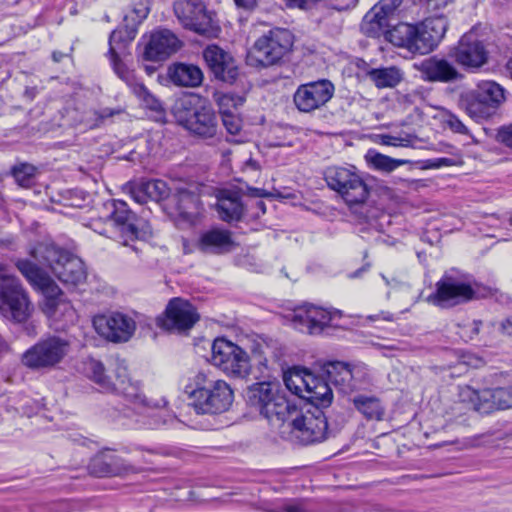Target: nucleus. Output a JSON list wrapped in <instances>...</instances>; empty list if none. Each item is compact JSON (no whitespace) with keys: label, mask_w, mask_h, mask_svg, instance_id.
Wrapping results in <instances>:
<instances>
[{"label":"nucleus","mask_w":512,"mask_h":512,"mask_svg":"<svg viewBox=\"0 0 512 512\" xmlns=\"http://www.w3.org/2000/svg\"><path fill=\"white\" fill-rule=\"evenodd\" d=\"M117 34L114 33L111 37H109V59L111 66L113 68L114 73L124 81L128 87H130L136 80V75L133 70H131L126 63L122 60L120 55L117 53V47L113 45V41L115 40Z\"/></svg>","instance_id":"nucleus-37"},{"label":"nucleus","mask_w":512,"mask_h":512,"mask_svg":"<svg viewBox=\"0 0 512 512\" xmlns=\"http://www.w3.org/2000/svg\"><path fill=\"white\" fill-rule=\"evenodd\" d=\"M283 511L284 512H307L305 511L302 506H300L299 504H290V505H286L284 508H283Z\"/></svg>","instance_id":"nucleus-59"},{"label":"nucleus","mask_w":512,"mask_h":512,"mask_svg":"<svg viewBox=\"0 0 512 512\" xmlns=\"http://www.w3.org/2000/svg\"><path fill=\"white\" fill-rule=\"evenodd\" d=\"M329 379L336 385H342L347 387H353L351 381L353 380V372L349 365L342 362H336L331 365L328 370Z\"/></svg>","instance_id":"nucleus-46"},{"label":"nucleus","mask_w":512,"mask_h":512,"mask_svg":"<svg viewBox=\"0 0 512 512\" xmlns=\"http://www.w3.org/2000/svg\"><path fill=\"white\" fill-rule=\"evenodd\" d=\"M221 117L223 125L229 134L236 135L239 133L242 127V122L239 116L230 111L221 110Z\"/></svg>","instance_id":"nucleus-51"},{"label":"nucleus","mask_w":512,"mask_h":512,"mask_svg":"<svg viewBox=\"0 0 512 512\" xmlns=\"http://www.w3.org/2000/svg\"><path fill=\"white\" fill-rule=\"evenodd\" d=\"M461 106L464 108L466 113L476 121L487 119L494 113V109L483 99L478 97L477 93L474 91L462 96Z\"/></svg>","instance_id":"nucleus-35"},{"label":"nucleus","mask_w":512,"mask_h":512,"mask_svg":"<svg viewBox=\"0 0 512 512\" xmlns=\"http://www.w3.org/2000/svg\"><path fill=\"white\" fill-rule=\"evenodd\" d=\"M494 110L505 100L504 88L494 81H482L474 90Z\"/></svg>","instance_id":"nucleus-39"},{"label":"nucleus","mask_w":512,"mask_h":512,"mask_svg":"<svg viewBox=\"0 0 512 512\" xmlns=\"http://www.w3.org/2000/svg\"><path fill=\"white\" fill-rule=\"evenodd\" d=\"M16 267L34 288L43 293L44 304L64 297L56 283L36 264L29 260H17Z\"/></svg>","instance_id":"nucleus-22"},{"label":"nucleus","mask_w":512,"mask_h":512,"mask_svg":"<svg viewBox=\"0 0 512 512\" xmlns=\"http://www.w3.org/2000/svg\"><path fill=\"white\" fill-rule=\"evenodd\" d=\"M174 14L183 27L201 35L214 32L211 15L201 0H178L174 3Z\"/></svg>","instance_id":"nucleus-13"},{"label":"nucleus","mask_w":512,"mask_h":512,"mask_svg":"<svg viewBox=\"0 0 512 512\" xmlns=\"http://www.w3.org/2000/svg\"><path fill=\"white\" fill-rule=\"evenodd\" d=\"M258 364L260 367H263L265 370L268 369V361L265 357H261V355L259 356Z\"/></svg>","instance_id":"nucleus-62"},{"label":"nucleus","mask_w":512,"mask_h":512,"mask_svg":"<svg viewBox=\"0 0 512 512\" xmlns=\"http://www.w3.org/2000/svg\"><path fill=\"white\" fill-rule=\"evenodd\" d=\"M173 202L176 211L183 220L194 223L201 212V202L199 196L186 189H179L173 196Z\"/></svg>","instance_id":"nucleus-31"},{"label":"nucleus","mask_w":512,"mask_h":512,"mask_svg":"<svg viewBox=\"0 0 512 512\" xmlns=\"http://www.w3.org/2000/svg\"><path fill=\"white\" fill-rule=\"evenodd\" d=\"M292 34L281 28H275L259 37L248 53V61L260 66L277 63L292 47Z\"/></svg>","instance_id":"nucleus-8"},{"label":"nucleus","mask_w":512,"mask_h":512,"mask_svg":"<svg viewBox=\"0 0 512 512\" xmlns=\"http://www.w3.org/2000/svg\"><path fill=\"white\" fill-rule=\"evenodd\" d=\"M43 312L55 323L57 329H65L77 320L76 310L65 297L44 304Z\"/></svg>","instance_id":"nucleus-29"},{"label":"nucleus","mask_w":512,"mask_h":512,"mask_svg":"<svg viewBox=\"0 0 512 512\" xmlns=\"http://www.w3.org/2000/svg\"><path fill=\"white\" fill-rule=\"evenodd\" d=\"M367 76L377 88H393L402 79V74L396 67L371 69Z\"/></svg>","instance_id":"nucleus-41"},{"label":"nucleus","mask_w":512,"mask_h":512,"mask_svg":"<svg viewBox=\"0 0 512 512\" xmlns=\"http://www.w3.org/2000/svg\"><path fill=\"white\" fill-rule=\"evenodd\" d=\"M414 28L409 51L424 55L433 51L444 37L447 21L444 17L427 18Z\"/></svg>","instance_id":"nucleus-17"},{"label":"nucleus","mask_w":512,"mask_h":512,"mask_svg":"<svg viewBox=\"0 0 512 512\" xmlns=\"http://www.w3.org/2000/svg\"><path fill=\"white\" fill-rule=\"evenodd\" d=\"M93 326L101 337L115 343L127 342L136 330L135 321L120 312L95 316Z\"/></svg>","instance_id":"nucleus-16"},{"label":"nucleus","mask_w":512,"mask_h":512,"mask_svg":"<svg viewBox=\"0 0 512 512\" xmlns=\"http://www.w3.org/2000/svg\"><path fill=\"white\" fill-rule=\"evenodd\" d=\"M37 168L28 163L16 165L12 169V174L16 182L22 187H30L36 175Z\"/></svg>","instance_id":"nucleus-48"},{"label":"nucleus","mask_w":512,"mask_h":512,"mask_svg":"<svg viewBox=\"0 0 512 512\" xmlns=\"http://www.w3.org/2000/svg\"><path fill=\"white\" fill-rule=\"evenodd\" d=\"M416 137L409 133L393 134H379L377 135V143L391 147H412Z\"/></svg>","instance_id":"nucleus-47"},{"label":"nucleus","mask_w":512,"mask_h":512,"mask_svg":"<svg viewBox=\"0 0 512 512\" xmlns=\"http://www.w3.org/2000/svg\"><path fill=\"white\" fill-rule=\"evenodd\" d=\"M291 427L294 437L307 445L324 440L328 424L324 413L316 408L313 412L308 411L292 418Z\"/></svg>","instance_id":"nucleus-18"},{"label":"nucleus","mask_w":512,"mask_h":512,"mask_svg":"<svg viewBox=\"0 0 512 512\" xmlns=\"http://www.w3.org/2000/svg\"><path fill=\"white\" fill-rule=\"evenodd\" d=\"M114 33L117 34V36L113 41V45L117 47V53L121 55L125 52L127 44L132 40L129 39L126 29H115L111 32L110 37L114 35Z\"/></svg>","instance_id":"nucleus-52"},{"label":"nucleus","mask_w":512,"mask_h":512,"mask_svg":"<svg viewBox=\"0 0 512 512\" xmlns=\"http://www.w3.org/2000/svg\"><path fill=\"white\" fill-rule=\"evenodd\" d=\"M198 320L199 314L189 301L173 298L169 301L164 316L158 318V324L167 331L183 333L190 330Z\"/></svg>","instance_id":"nucleus-14"},{"label":"nucleus","mask_w":512,"mask_h":512,"mask_svg":"<svg viewBox=\"0 0 512 512\" xmlns=\"http://www.w3.org/2000/svg\"><path fill=\"white\" fill-rule=\"evenodd\" d=\"M217 208L220 218L223 221L239 220L243 214V204L238 192L223 190L218 195Z\"/></svg>","instance_id":"nucleus-33"},{"label":"nucleus","mask_w":512,"mask_h":512,"mask_svg":"<svg viewBox=\"0 0 512 512\" xmlns=\"http://www.w3.org/2000/svg\"><path fill=\"white\" fill-rule=\"evenodd\" d=\"M370 163L374 166L375 169L391 172L396 168L408 163L407 160L394 159L384 154L375 153L370 155Z\"/></svg>","instance_id":"nucleus-49"},{"label":"nucleus","mask_w":512,"mask_h":512,"mask_svg":"<svg viewBox=\"0 0 512 512\" xmlns=\"http://www.w3.org/2000/svg\"><path fill=\"white\" fill-rule=\"evenodd\" d=\"M248 403L256 408L272 426H281L293 413L295 406L280 392V385L275 381H264L252 384L246 392Z\"/></svg>","instance_id":"nucleus-4"},{"label":"nucleus","mask_w":512,"mask_h":512,"mask_svg":"<svg viewBox=\"0 0 512 512\" xmlns=\"http://www.w3.org/2000/svg\"><path fill=\"white\" fill-rule=\"evenodd\" d=\"M110 213L107 220L119 229L123 237H125L124 245L128 240L144 239L152 234L151 227L147 224L139 230L132 220L134 214L128 209L127 203L122 200H112L106 204Z\"/></svg>","instance_id":"nucleus-20"},{"label":"nucleus","mask_w":512,"mask_h":512,"mask_svg":"<svg viewBox=\"0 0 512 512\" xmlns=\"http://www.w3.org/2000/svg\"><path fill=\"white\" fill-rule=\"evenodd\" d=\"M146 38L143 58L148 61H164L182 47V41L169 29H156Z\"/></svg>","instance_id":"nucleus-21"},{"label":"nucleus","mask_w":512,"mask_h":512,"mask_svg":"<svg viewBox=\"0 0 512 512\" xmlns=\"http://www.w3.org/2000/svg\"><path fill=\"white\" fill-rule=\"evenodd\" d=\"M451 0H428V3L434 8H441L446 6Z\"/></svg>","instance_id":"nucleus-60"},{"label":"nucleus","mask_w":512,"mask_h":512,"mask_svg":"<svg viewBox=\"0 0 512 512\" xmlns=\"http://www.w3.org/2000/svg\"><path fill=\"white\" fill-rule=\"evenodd\" d=\"M459 400L471 409L489 414L495 410L512 408V386L477 391L470 386L459 388Z\"/></svg>","instance_id":"nucleus-10"},{"label":"nucleus","mask_w":512,"mask_h":512,"mask_svg":"<svg viewBox=\"0 0 512 512\" xmlns=\"http://www.w3.org/2000/svg\"><path fill=\"white\" fill-rule=\"evenodd\" d=\"M124 190L139 204H144L148 200L158 202L166 199L170 194L167 183L160 179L128 182L124 186Z\"/></svg>","instance_id":"nucleus-24"},{"label":"nucleus","mask_w":512,"mask_h":512,"mask_svg":"<svg viewBox=\"0 0 512 512\" xmlns=\"http://www.w3.org/2000/svg\"><path fill=\"white\" fill-rule=\"evenodd\" d=\"M393 19L385 12L377 11L375 5L365 16L361 24V30L369 37L377 38L385 35L393 24Z\"/></svg>","instance_id":"nucleus-34"},{"label":"nucleus","mask_w":512,"mask_h":512,"mask_svg":"<svg viewBox=\"0 0 512 512\" xmlns=\"http://www.w3.org/2000/svg\"><path fill=\"white\" fill-rule=\"evenodd\" d=\"M342 312L337 309H327L313 304H304L291 314V322L301 332L319 334L324 328L340 319Z\"/></svg>","instance_id":"nucleus-12"},{"label":"nucleus","mask_w":512,"mask_h":512,"mask_svg":"<svg viewBox=\"0 0 512 512\" xmlns=\"http://www.w3.org/2000/svg\"><path fill=\"white\" fill-rule=\"evenodd\" d=\"M129 88L147 108L161 114L163 113L162 103L138 79Z\"/></svg>","instance_id":"nucleus-45"},{"label":"nucleus","mask_w":512,"mask_h":512,"mask_svg":"<svg viewBox=\"0 0 512 512\" xmlns=\"http://www.w3.org/2000/svg\"><path fill=\"white\" fill-rule=\"evenodd\" d=\"M452 165V160L449 158H438L434 160L433 166L434 167H442V166H450Z\"/></svg>","instance_id":"nucleus-58"},{"label":"nucleus","mask_w":512,"mask_h":512,"mask_svg":"<svg viewBox=\"0 0 512 512\" xmlns=\"http://www.w3.org/2000/svg\"><path fill=\"white\" fill-rule=\"evenodd\" d=\"M506 69H507L509 76L512 79V58L507 62Z\"/></svg>","instance_id":"nucleus-64"},{"label":"nucleus","mask_w":512,"mask_h":512,"mask_svg":"<svg viewBox=\"0 0 512 512\" xmlns=\"http://www.w3.org/2000/svg\"><path fill=\"white\" fill-rule=\"evenodd\" d=\"M353 403L356 409L368 420H382L384 416V407L376 397L359 395L354 397Z\"/></svg>","instance_id":"nucleus-40"},{"label":"nucleus","mask_w":512,"mask_h":512,"mask_svg":"<svg viewBox=\"0 0 512 512\" xmlns=\"http://www.w3.org/2000/svg\"><path fill=\"white\" fill-rule=\"evenodd\" d=\"M481 326L482 322L478 320H474L470 325L467 326V330L470 332V338L479 334Z\"/></svg>","instance_id":"nucleus-55"},{"label":"nucleus","mask_w":512,"mask_h":512,"mask_svg":"<svg viewBox=\"0 0 512 512\" xmlns=\"http://www.w3.org/2000/svg\"><path fill=\"white\" fill-rule=\"evenodd\" d=\"M237 7L243 9H252L255 7L257 0H234Z\"/></svg>","instance_id":"nucleus-57"},{"label":"nucleus","mask_w":512,"mask_h":512,"mask_svg":"<svg viewBox=\"0 0 512 512\" xmlns=\"http://www.w3.org/2000/svg\"><path fill=\"white\" fill-rule=\"evenodd\" d=\"M392 28L387 31L385 37L389 42L397 47L405 48L409 51L410 42L415 35L414 25L407 23H399L391 26Z\"/></svg>","instance_id":"nucleus-42"},{"label":"nucleus","mask_w":512,"mask_h":512,"mask_svg":"<svg viewBox=\"0 0 512 512\" xmlns=\"http://www.w3.org/2000/svg\"><path fill=\"white\" fill-rule=\"evenodd\" d=\"M210 363L230 378L246 379L252 369L248 353L226 338H216L211 346Z\"/></svg>","instance_id":"nucleus-6"},{"label":"nucleus","mask_w":512,"mask_h":512,"mask_svg":"<svg viewBox=\"0 0 512 512\" xmlns=\"http://www.w3.org/2000/svg\"><path fill=\"white\" fill-rule=\"evenodd\" d=\"M203 57L217 79L228 83L237 79L239 71L234 59L220 47L208 46Z\"/></svg>","instance_id":"nucleus-23"},{"label":"nucleus","mask_w":512,"mask_h":512,"mask_svg":"<svg viewBox=\"0 0 512 512\" xmlns=\"http://www.w3.org/2000/svg\"><path fill=\"white\" fill-rule=\"evenodd\" d=\"M53 274L64 284L76 286L86 279V270L81 259L67 254L60 264L55 266Z\"/></svg>","instance_id":"nucleus-28"},{"label":"nucleus","mask_w":512,"mask_h":512,"mask_svg":"<svg viewBox=\"0 0 512 512\" xmlns=\"http://www.w3.org/2000/svg\"><path fill=\"white\" fill-rule=\"evenodd\" d=\"M251 194L253 196H257V197H263L265 196L266 194L263 192V190L261 189H258V188H253L251 189Z\"/></svg>","instance_id":"nucleus-63"},{"label":"nucleus","mask_w":512,"mask_h":512,"mask_svg":"<svg viewBox=\"0 0 512 512\" xmlns=\"http://www.w3.org/2000/svg\"><path fill=\"white\" fill-rule=\"evenodd\" d=\"M476 292L469 282L445 274L436 283L435 291L426 301L442 309L467 303L475 298Z\"/></svg>","instance_id":"nucleus-11"},{"label":"nucleus","mask_w":512,"mask_h":512,"mask_svg":"<svg viewBox=\"0 0 512 512\" xmlns=\"http://www.w3.org/2000/svg\"><path fill=\"white\" fill-rule=\"evenodd\" d=\"M29 254L38 264L49 268L53 273L55 266L60 264L68 253L52 242L43 241L32 247Z\"/></svg>","instance_id":"nucleus-30"},{"label":"nucleus","mask_w":512,"mask_h":512,"mask_svg":"<svg viewBox=\"0 0 512 512\" xmlns=\"http://www.w3.org/2000/svg\"><path fill=\"white\" fill-rule=\"evenodd\" d=\"M170 80L177 86L198 87L203 82L202 70L193 64L176 63L169 68Z\"/></svg>","instance_id":"nucleus-32"},{"label":"nucleus","mask_w":512,"mask_h":512,"mask_svg":"<svg viewBox=\"0 0 512 512\" xmlns=\"http://www.w3.org/2000/svg\"><path fill=\"white\" fill-rule=\"evenodd\" d=\"M328 187L336 191L349 206L363 204L369 196V188L354 167H328L324 172Z\"/></svg>","instance_id":"nucleus-7"},{"label":"nucleus","mask_w":512,"mask_h":512,"mask_svg":"<svg viewBox=\"0 0 512 512\" xmlns=\"http://www.w3.org/2000/svg\"><path fill=\"white\" fill-rule=\"evenodd\" d=\"M309 378H312L310 372L289 371L284 374L283 380L290 392L304 399V394L307 393L310 387Z\"/></svg>","instance_id":"nucleus-43"},{"label":"nucleus","mask_w":512,"mask_h":512,"mask_svg":"<svg viewBox=\"0 0 512 512\" xmlns=\"http://www.w3.org/2000/svg\"><path fill=\"white\" fill-rule=\"evenodd\" d=\"M309 379L310 387L307 393L304 394V399L317 406L329 405L333 398L332 389L329 384L323 378L317 377L314 374Z\"/></svg>","instance_id":"nucleus-36"},{"label":"nucleus","mask_w":512,"mask_h":512,"mask_svg":"<svg viewBox=\"0 0 512 512\" xmlns=\"http://www.w3.org/2000/svg\"><path fill=\"white\" fill-rule=\"evenodd\" d=\"M183 391L189 406L201 415L224 413L234 400L230 384L210 372L197 371L189 375Z\"/></svg>","instance_id":"nucleus-2"},{"label":"nucleus","mask_w":512,"mask_h":512,"mask_svg":"<svg viewBox=\"0 0 512 512\" xmlns=\"http://www.w3.org/2000/svg\"><path fill=\"white\" fill-rule=\"evenodd\" d=\"M500 330L503 334L512 335V317L501 322Z\"/></svg>","instance_id":"nucleus-56"},{"label":"nucleus","mask_w":512,"mask_h":512,"mask_svg":"<svg viewBox=\"0 0 512 512\" xmlns=\"http://www.w3.org/2000/svg\"><path fill=\"white\" fill-rule=\"evenodd\" d=\"M34 307L19 279L0 264V315L17 323L25 322Z\"/></svg>","instance_id":"nucleus-5"},{"label":"nucleus","mask_w":512,"mask_h":512,"mask_svg":"<svg viewBox=\"0 0 512 512\" xmlns=\"http://www.w3.org/2000/svg\"><path fill=\"white\" fill-rule=\"evenodd\" d=\"M8 351L7 343L0 337V356Z\"/></svg>","instance_id":"nucleus-61"},{"label":"nucleus","mask_w":512,"mask_h":512,"mask_svg":"<svg viewBox=\"0 0 512 512\" xmlns=\"http://www.w3.org/2000/svg\"><path fill=\"white\" fill-rule=\"evenodd\" d=\"M172 111L177 123L194 137L205 141L219 140L218 116L211 106L184 97L176 100Z\"/></svg>","instance_id":"nucleus-3"},{"label":"nucleus","mask_w":512,"mask_h":512,"mask_svg":"<svg viewBox=\"0 0 512 512\" xmlns=\"http://www.w3.org/2000/svg\"><path fill=\"white\" fill-rule=\"evenodd\" d=\"M417 68L423 79L430 82L447 83L460 77V73L452 63L437 56L424 59Z\"/></svg>","instance_id":"nucleus-26"},{"label":"nucleus","mask_w":512,"mask_h":512,"mask_svg":"<svg viewBox=\"0 0 512 512\" xmlns=\"http://www.w3.org/2000/svg\"><path fill=\"white\" fill-rule=\"evenodd\" d=\"M85 372L87 376L97 384L100 389L107 393H113L123 396L127 401L132 403L140 414H142V425L155 429L167 423V412L163 409L166 401H149L142 393L139 384L131 381L127 369L118 365L113 376L106 374V369L102 362L96 359H89L85 362Z\"/></svg>","instance_id":"nucleus-1"},{"label":"nucleus","mask_w":512,"mask_h":512,"mask_svg":"<svg viewBox=\"0 0 512 512\" xmlns=\"http://www.w3.org/2000/svg\"><path fill=\"white\" fill-rule=\"evenodd\" d=\"M497 139L512 149V125L500 128L497 133Z\"/></svg>","instance_id":"nucleus-54"},{"label":"nucleus","mask_w":512,"mask_h":512,"mask_svg":"<svg viewBox=\"0 0 512 512\" xmlns=\"http://www.w3.org/2000/svg\"><path fill=\"white\" fill-rule=\"evenodd\" d=\"M70 343L59 336L39 340L22 355V363L33 370H49L58 365L68 354Z\"/></svg>","instance_id":"nucleus-9"},{"label":"nucleus","mask_w":512,"mask_h":512,"mask_svg":"<svg viewBox=\"0 0 512 512\" xmlns=\"http://www.w3.org/2000/svg\"><path fill=\"white\" fill-rule=\"evenodd\" d=\"M150 10L149 1L144 0L135 3L130 12L124 16L126 32L130 40L135 38L138 26L147 18Z\"/></svg>","instance_id":"nucleus-38"},{"label":"nucleus","mask_w":512,"mask_h":512,"mask_svg":"<svg viewBox=\"0 0 512 512\" xmlns=\"http://www.w3.org/2000/svg\"><path fill=\"white\" fill-rule=\"evenodd\" d=\"M451 56L460 66L474 71L487 64L489 51L483 41L477 39L473 33H467L451 50Z\"/></svg>","instance_id":"nucleus-19"},{"label":"nucleus","mask_w":512,"mask_h":512,"mask_svg":"<svg viewBox=\"0 0 512 512\" xmlns=\"http://www.w3.org/2000/svg\"><path fill=\"white\" fill-rule=\"evenodd\" d=\"M89 471L96 477H113L129 473L132 467L113 454L101 453L91 460Z\"/></svg>","instance_id":"nucleus-27"},{"label":"nucleus","mask_w":512,"mask_h":512,"mask_svg":"<svg viewBox=\"0 0 512 512\" xmlns=\"http://www.w3.org/2000/svg\"><path fill=\"white\" fill-rule=\"evenodd\" d=\"M195 246L204 254L220 255L232 251L235 242L229 230L213 228L202 232Z\"/></svg>","instance_id":"nucleus-25"},{"label":"nucleus","mask_w":512,"mask_h":512,"mask_svg":"<svg viewBox=\"0 0 512 512\" xmlns=\"http://www.w3.org/2000/svg\"><path fill=\"white\" fill-rule=\"evenodd\" d=\"M402 0H381L377 6V11L380 9V11L385 12L390 18L395 20V13L396 10L401 5Z\"/></svg>","instance_id":"nucleus-53"},{"label":"nucleus","mask_w":512,"mask_h":512,"mask_svg":"<svg viewBox=\"0 0 512 512\" xmlns=\"http://www.w3.org/2000/svg\"><path fill=\"white\" fill-rule=\"evenodd\" d=\"M335 87L329 80L322 79L300 85L293 96L297 109L310 113L328 103L334 95Z\"/></svg>","instance_id":"nucleus-15"},{"label":"nucleus","mask_w":512,"mask_h":512,"mask_svg":"<svg viewBox=\"0 0 512 512\" xmlns=\"http://www.w3.org/2000/svg\"><path fill=\"white\" fill-rule=\"evenodd\" d=\"M443 124L446 128L454 133L462 135H470L468 127L459 119V117L451 112L443 115Z\"/></svg>","instance_id":"nucleus-50"},{"label":"nucleus","mask_w":512,"mask_h":512,"mask_svg":"<svg viewBox=\"0 0 512 512\" xmlns=\"http://www.w3.org/2000/svg\"><path fill=\"white\" fill-rule=\"evenodd\" d=\"M129 88L147 108L161 114L163 113L162 103L138 79Z\"/></svg>","instance_id":"nucleus-44"}]
</instances>
